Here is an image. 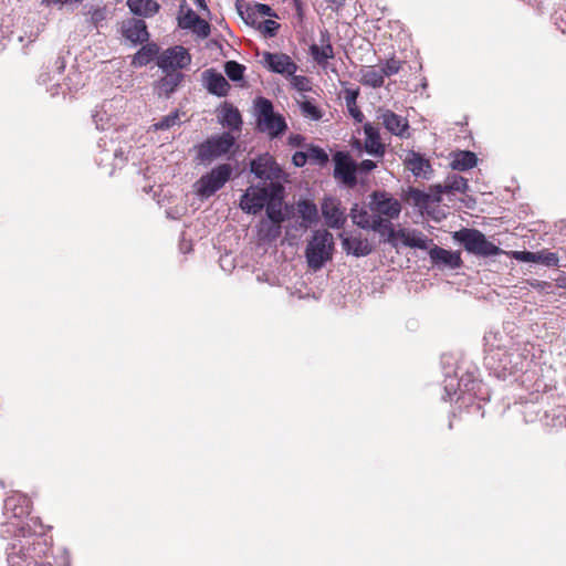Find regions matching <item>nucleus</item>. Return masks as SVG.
Returning a JSON list of instances; mask_svg holds the SVG:
<instances>
[{
  "instance_id": "obj_39",
  "label": "nucleus",
  "mask_w": 566,
  "mask_h": 566,
  "mask_svg": "<svg viewBox=\"0 0 566 566\" xmlns=\"http://www.w3.org/2000/svg\"><path fill=\"white\" fill-rule=\"evenodd\" d=\"M301 111L305 117L312 120H319L323 116L322 111L310 101H304L301 103Z\"/></svg>"
},
{
  "instance_id": "obj_22",
  "label": "nucleus",
  "mask_w": 566,
  "mask_h": 566,
  "mask_svg": "<svg viewBox=\"0 0 566 566\" xmlns=\"http://www.w3.org/2000/svg\"><path fill=\"white\" fill-rule=\"evenodd\" d=\"M203 76L207 81V88L211 94L217 96H226L228 94L230 84L222 74L214 70H207Z\"/></svg>"
},
{
  "instance_id": "obj_31",
  "label": "nucleus",
  "mask_w": 566,
  "mask_h": 566,
  "mask_svg": "<svg viewBox=\"0 0 566 566\" xmlns=\"http://www.w3.org/2000/svg\"><path fill=\"white\" fill-rule=\"evenodd\" d=\"M378 216L373 213L370 210L368 211L364 207H359L358 205H355L350 209V218L353 222L358 226L361 229L370 230L374 224V219H376Z\"/></svg>"
},
{
  "instance_id": "obj_10",
  "label": "nucleus",
  "mask_w": 566,
  "mask_h": 566,
  "mask_svg": "<svg viewBox=\"0 0 566 566\" xmlns=\"http://www.w3.org/2000/svg\"><path fill=\"white\" fill-rule=\"evenodd\" d=\"M376 119L380 123L390 134L400 137H410V126L406 117L396 114L389 108L378 107L376 111Z\"/></svg>"
},
{
  "instance_id": "obj_37",
  "label": "nucleus",
  "mask_w": 566,
  "mask_h": 566,
  "mask_svg": "<svg viewBox=\"0 0 566 566\" xmlns=\"http://www.w3.org/2000/svg\"><path fill=\"white\" fill-rule=\"evenodd\" d=\"M256 17H275V13L271 9L270 6L263 4V3H255L248 10V18L247 22L251 21L252 23L255 22L254 18Z\"/></svg>"
},
{
  "instance_id": "obj_25",
  "label": "nucleus",
  "mask_w": 566,
  "mask_h": 566,
  "mask_svg": "<svg viewBox=\"0 0 566 566\" xmlns=\"http://www.w3.org/2000/svg\"><path fill=\"white\" fill-rule=\"evenodd\" d=\"M159 56V46L156 43H148L143 45L132 59L134 67H142L149 64Z\"/></svg>"
},
{
  "instance_id": "obj_13",
  "label": "nucleus",
  "mask_w": 566,
  "mask_h": 566,
  "mask_svg": "<svg viewBox=\"0 0 566 566\" xmlns=\"http://www.w3.org/2000/svg\"><path fill=\"white\" fill-rule=\"evenodd\" d=\"M123 104V97H115L109 101H104L101 105H98L92 115L96 128L99 130H105L113 126L115 111L117 108H122Z\"/></svg>"
},
{
  "instance_id": "obj_40",
  "label": "nucleus",
  "mask_w": 566,
  "mask_h": 566,
  "mask_svg": "<svg viewBox=\"0 0 566 566\" xmlns=\"http://www.w3.org/2000/svg\"><path fill=\"white\" fill-rule=\"evenodd\" d=\"M200 20V17L191 9L178 18L179 27L182 29H191Z\"/></svg>"
},
{
  "instance_id": "obj_11",
  "label": "nucleus",
  "mask_w": 566,
  "mask_h": 566,
  "mask_svg": "<svg viewBox=\"0 0 566 566\" xmlns=\"http://www.w3.org/2000/svg\"><path fill=\"white\" fill-rule=\"evenodd\" d=\"M333 159L335 164L334 178L349 188L355 187L357 185L358 165L345 151H337Z\"/></svg>"
},
{
  "instance_id": "obj_58",
  "label": "nucleus",
  "mask_w": 566,
  "mask_h": 566,
  "mask_svg": "<svg viewBox=\"0 0 566 566\" xmlns=\"http://www.w3.org/2000/svg\"><path fill=\"white\" fill-rule=\"evenodd\" d=\"M55 64H56V69L59 71V74H61L63 72L64 67H65L64 61L61 60V59H57Z\"/></svg>"
},
{
  "instance_id": "obj_16",
  "label": "nucleus",
  "mask_w": 566,
  "mask_h": 566,
  "mask_svg": "<svg viewBox=\"0 0 566 566\" xmlns=\"http://www.w3.org/2000/svg\"><path fill=\"white\" fill-rule=\"evenodd\" d=\"M321 208L327 227L332 229H340L344 227L346 217L337 199L325 198Z\"/></svg>"
},
{
  "instance_id": "obj_1",
  "label": "nucleus",
  "mask_w": 566,
  "mask_h": 566,
  "mask_svg": "<svg viewBox=\"0 0 566 566\" xmlns=\"http://www.w3.org/2000/svg\"><path fill=\"white\" fill-rule=\"evenodd\" d=\"M284 188L280 182H270L262 187L251 186L241 196L240 208L251 214L265 210L273 203L282 207Z\"/></svg>"
},
{
  "instance_id": "obj_47",
  "label": "nucleus",
  "mask_w": 566,
  "mask_h": 566,
  "mask_svg": "<svg viewBox=\"0 0 566 566\" xmlns=\"http://www.w3.org/2000/svg\"><path fill=\"white\" fill-rule=\"evenodd\" d=\"M514 259L522 262H537V252L516 251L513 253Z\"/></svg>"
},
{
  "instance_id": "obj_60",
  "label": "nucleus",
  "mask_w": 566,
  "mask_h": 566,
  "mask_svg": "<svg viewBox=\"0 0 566 566\" xmlns=\"http://www.w3.org/2000/svg\"><path fill=\"white\" fill-rule=\"evenodd\" d=\"M558 285L563 289H566V275L565 276H560L558 280Z\"/></svg>"
},
{
  "instance_id": "obj_7",
  "label": "nucleus",
  "mask_w": 566,
  "mask_h": 566,
  "mask_svg": "<svg viewBox=\"0 0 566 566\" xmlns=\"http://www.w3.org/2000/svg\"><path fill=\"white\" fill-rule=\"evenodd\" d=\"M369 210L380 218L394 220L400 216L401 203L392 195L376 190L370 195Z\"/></svg>"
},
{
  "instance_id": "obj_41",
  "label": "nucleus",
  "mask_w": 566,
  "mask_h": 566,
  "mask_svg": "<svg viewBox=\"0 0 566 566\" xmlns=\"http://www.w3.org/2000/svg\"><path fill=\"white\" fill-rule=\"evenodd\" d=\"M401 69V62L395 57L388 59L380 67L384 77L397 74Z\"/></svg>"
},
{
  "instance_id": "obj_21",
  "label": "nucleus",
  "mask_w": 566,
  "mask_h": 566,
  "mask_svg": "<svg viewBox=\"0 0 566 566\" xmlns=\"http://www.w3.org/2000/svg\"><path fill=\"white\" fill-rule=\"evenodd\" d=\"M4 510L7 513L11 512L12 516L21 518L30 513L31 501L24 494L14 493L6 499Z\"/></svg>"
},
{
  "instance_id": "obj_52",
  "label": "nucleus",
  "mask_w": 566,
  "mask_h": 566,
  "mask_svg": "<svg viewBox=\"0 0 566 566\" xmlns=\"http://www.w3.org/2000/svg\"><path fill=\"white\" fill-rule=\"evenodd\" d=\"M532 287L541 291V292H548V290L552 287V285L548 282L545 281H533L530 283Z\"/></svg>"
},
{
  "instance_id": "obj_3",
  "label": "nucleus",
  "mask_w": 566,
  "mask_h": 566,
  "mask_svg": "<svg viewBox=\"0 0 566 566\" xmlns=\"http://www.w3.org/2000/svg\"><path fill=\"white\" fill-rule=\"evenodd\" d=\"M255 115L259 130L268 134L271 138L279 137L287 128L284 117L274 112L273 104L268 98L258 97L255 99Z\"/></svg>"
},
{
  "instance_id": "obj_24",
  "label": "nucleus",
  "mask_w": 566,
  "mask_h": 566,
  "mask_svg": "<svg viewBox=\"0 0 566 566\" xmlns=\"http://www.w3.org/2000/svg\"><path fill=\"white\" fill-rule=\"evenodd\" d=\"M219 122L223 127L229 128L230 130L239 132L242 125L241 114L238 108L233 107L231 104L226 103L219 115Z\"/></svg>"
},
{
  "instance_id": "obj_38",
  "label": "nucleus",
  "mask_w": 566,
  "mask_h": 566,
  "mask_svg": "<svg viewBox=\"0 0 566 566\" xmlns=\"http://www.w3.org/2000/svg\"><path fill=\"white\" fill-rule=\"evenodd\" d=\"M244 70L245 67L235 61H228L224 64V72L227 76L234 82L242 80Z\"/></svg>"
},
{
  "instance_id": "obj_61",
  "label": "nucleus",
  "mask_w": 566,
  "mask_h": 566,
  "mask_svg": "<svg viewBox=\"0 0 566 566\" xmlns=\"http://www.w3.org/2000/svg\"><path fill=\"white\" fill-rule=\"evenodd\" d=\"M20 532L22 533V536H28V535H31V532H30V527H25V526H21L20 527Z\"/></svg>"
},
{
  "instance_id": "obj_18",
  "label": "nucleus",
  "mask_w": 566,
  "mask_h": 566,
  "mask_svg": "<svg viewBox=\"0 0 566 566\" xmlns=\"http://www.w3.org/2000/svg\"><path fill=\"white\" fill-rule=\"evenodd\" d=\"M122 33L132 43H144L149 39L144 20L130 18L122 23Z\"/></svg>"
},
{
  "instance_id": "obj_54",
  "label": "nucleus",
  "mask_w": 566,
  "mask_h": 566,
  "mask_svg": "<svg viewBox=\"0 0 566 566\" xmlns=\"http://www.w3.org/2000/svg\"><path fill=\"white\" fill-rule=\"evenodd\" d=\"M454 382H455V379H453V378H451L449 381L446 380L444 389H446L448 397H451L452 395H454L457 392Z\"/></svg>"
},
{
  "instance_id": "obj_12",
  "label": "nucleus",
  "mask_w": 566,
  "mask_h": 566,
  "mask_svg": "<svg viewBox=\"0 0 566 566\" xmlns=\"http://www.w3.org/2000/svg\"><path fill=\"white\" fill-rule=\"evenodd\" d=\"M251 172L256 178L262 180H270V182H279L282 177V169L275 160L269 155L264 154L253 159L250 164Z\"/></svg>"
},
{
  "instance_id": "obj_32",
  "label": "nucleus",
  "mask_w": 566,
  "mask_h": 566,
  "mask_svg": "<svg viewBox=\"0 0 566 566\" xmlns=\"http://www.w3.org/2000/svg\"><path fill=\"white\" fill-rule=\"evenodd\" d=\"M360 83L365 86L378 88L384 85L385 77L380 69L367 66L360 71Z\"/></svg>"
},
{
  "instance_id": "obj_30",
  "label": "nucleus",
  "mask_w": 566,
  "mask_h": 566,
  "mask_svg": "<svg viewBox=\"0 0 566 566\" xmlns=\"http://www.w3.org/2000/svg\"><path fill=\"white\" fill-rule=\"evenodd\" d=\"M439 192H460L464 193L468 190V180L458 174L449 175L443 184L438 185Z\"/></svg>"
},
{
  "instance_id": "obj_29",
  "label": "nucleus",
  "mask_w": 566,
  "mask_h": 566,
  "mask_svg": "<svg viewBox=\"0 0 566 566\" xmlns=\"http://www.w3.org/2000/svg\"><path fill=\"white\" fill-rule=\"evenodd\" d=\"M478 163L476 155L469 150H460L453 154L450 166L453 170L465 171Z\"/></svg>"
},
{
  "instance_id": "obj_17",
  "label": "nucleus",
  "mask_w": 566,
  "mask_h": 566,
  "mask_svg": "<svg viewBox=\"0 0 566 566\" xmlns=\"http://www.w3.org/2000/svg\"><path fill=\"white\" fill-rule=\"evenodd\" d=\"M397 243L401 242L402 245L420 250H428L432 244L423 232L417 229L400 228L397 230Z\"/></svg>"
},
{
  "instance_id": "obj_5",
  "label": "nucleus",
  "mask_w": 566,
  "mask_h": 566,
  "mask_svg": "<svg viewBox=\"0 0 566 566\" xmlns=\"http://www.w3.org/2000/svg\"><path fill=\"white\" fill-rule=\"evenodd\" d=\"M464 249L479 256H492L504 253L502 249L490 242L486 237L476 229H464L455 233Z\"/></svg>"
},
{
  "instance_id": "obj_8",
  "label": "nucleus",
  "mask_w": 566,
  "mask_h": 566,
  "mask_svg": "<svg viewBox=\"0 0 566 566\" xmlns=\"http://www.w3.org/2000/svg\"><path fill=\"white\" fill-rule=\"evenodd\" d=\"M235 138L231 133L213 136L199 146L198 155L202 161L212 160L227 155L233 147Z\"/></svg>"
},
{
  "instance_id": "obj_50",
  "label": "nucleus",
  "mask_w": 566,
  "mask_h": 566,
  "mask_svg": "<svg viewBox=\"0 0 566 566\" xmlns=\"http://www.w3.org/2000/svg\"><path fill=\"white\" fill-rule=\"evenodd\" d=\"M347 109L356 122L361 123L364 120L365 116L361 113V111L357 107V104H355L354 106H347Z\"/></svg>"
},
{
  "instance_id": "obj_42",
  "label": "nucleus",
  "mask_w": 566,
  "mask_h": 566,
  "mask_svg": "<svg viewBox=\"0 0 566 566\" xmlns=\"http://www.w3.org/2000/svg\"><path fill=\"white\" fill-rule=\"evenodd\" d=\"M306 155H308V159L318 163L321 165L327 163L328 156L327 154L319 147L312 146L307 149Z\"/></svg>"
},
{
  "instance_id": "obj_2",
  "label": "nucleus",
  "mask_w": 566,
  "mask_h": 566,
  "mask_svg": "<svg viewBox=\"0 0 566 566\" xmlns=\"http://www.w3.org/2000/svg\"><path fill=\"white\" fill-rule=\"evenodd\" d=\"M334 238L327 230H315L307 241L305 258L308 266L314 271L322 269L332 259Z\"/></svg>"
},
{
  "instance_id": "obj_33",
  "label": "nucleus",
  "mask_w": 566,
  "mask_h": 566,
  "mask_svg": "<svg viewBox=\"0 0 566 566\" xmlns=\"http://www.w3.org/2000/svg\"><path fill=\"white\" fill-rule=\"evenodd\" d=\"M297 211L301 218L308 223H314L318 219V211L315 203L308 200H302L297 203Z\"/></svg>"
},
{
  "instance_id": "obj_14",
  "label": "nucleus",
  "mask_w": 566,
  "mask_h": 566,
  "mask_svg": "<svg viewBox=\"0 0 566 566\" xmlns=\"http://www.w3.org/2000/svg\"><path fill=\"white\" fill-rule=\"evenodd\" d=\"M264 66L273 73L290 76L297 71L296 63L284 53L263 52Z\"/></svg>"
},
{
  "instance_id": "obj_6",
  "label": "nucleus",
  "mask_w": 566,
  "mask_h": 566,
  "mask_svg": "<svg viewBox=\"0 0 566 566\" xmlns=\"http://www.w3.org/2000/svg\"><path fill=\"white\" fill-rule=\"evenodd\" d=\"M285 217L282 207L273 203L266 209V218L262 219L258 227L259 240L262 242L271 243L281 235V223Z\"/></svg>"
},
{
  "instance_id": "obj_55",
  "label": "nucleus",
  "mask_w": 566,
  "mask_h": 566,
  "mask_svg": "<svg viewBox=\"0 0 566 566\" xmlns=\"http://www.w3.org/2000/svg\"><path fill=\"white\" fill-rule=\"evenodd\" d=\"M303 142H304V137H303L302 135H298V134H296V135H291V136L289 137V144H290L291 146H294V147H295V146H301Z\"/></svg>"
},
{
  "instance_id": "obj_63",
  "label": "nucleus",
  "mask_w": 566,
  "mask_h": 566,
  "mask_svg": "<svg viewBox=\"0 0 566 566\" xmlns=\"http://www.w3.org/2000/svg\"><path fill=\"white\" fill-rule=\"evenodd\" d=\"M195 3H196L200 9H207V4H206V1H205V0H195Z\"/></svg>"
},
{
  "instance_id": "obj_15",
  "label": "nucleus",
  "mask_w": 566,
  "mask_h": 566,
  "mask_svg": "<svg viewBox=\"0 0 566 566\" xmlns=\"http://www.w3.org/2000/svg\"><path fill=\"white\" fill-rule=\"evenodd\" d=\"M403 165L416 178L428 180L433 172L429 159L415 150H410L406 154Z\"/></svg>"
},
{
  "instance_id": "obj_19",
  "label": "nucleus",
  "mask_w": 566,
  "mask_h": 566,
  "mask_svg": "<svg viewBox=\"0 0 566 566\" xmlns=\"http://www.w3.org/2000/svg\"><path fill=\"white\" fill-rule=\"evenodd\" d=\"M364 133L366 136L364 144L366 153L374 157H384L386 146L381 143L379 129L371 123H366L364 125Z\"/></svg>"
},
{
  "instance_id": "obj_46",
  "label": "nucleus",
  "mask_w": 566,
  "mask_h": 566,
  "mask_svg": "<svg viewBox=\"0 0 566 566\" xmlns=\"http://www.w3.org/2000/svg\"><path fill=\"white\" fill-rule=\"evenodd\" d=\"M260 29L269 36H274L280 28V24L273 20H264L259 25Z\"/></svg>"
},
{
  "instance_id": "obj_48",
  "label": "nucleus",
  "mask_w": 566,
  "mask_h": 566,
  "mask_svg": "<svg viewBox=\"0 0 566 566\" xmlns=\"http://www.w3.org/2000/svg\"><path fill=\"white\" fill-rule=\"evenodd\" d=\"M84 0H41L42 4H45L46 7L57 4V6H72V4H78L82 3Z\"/></svg>"
},
{
  "instance_id": "obj_44",
  "label": "nucleus",
  "mask_w": 566,
  "mask_h": 566,
  "mask_svg": "<svg viewBox=\"0 0 566 566\" xmlns=\"http://www.w3.org/2000/svg\"><path fill=\"white\" fill-rule=\"evenodd\" d=\"M292 76V85L297 90V91H301V92H306L308 91L311 87H310V81L307 77L305 76H301V75H291Z\"/></svg>"
},
{
  "instance_id": "obj_43",
  "label": "nucleus",
  "mask_w": 566,
  "mask_h": 566,
  "mask_svg": "<svg viewBox=\"0 0 566 566\" xmlns=\"http://www.w3.org/2000/svg\"><path fill=\"white\" fill-rule=\"evenodd\" d=\"M558 255L554 252H537V262H541L547 266H556L558 265Z\"/></svg>"
},
{
  "instance_id": "obj_49",
  "label": "nucleus",
  "mask_w": 566,
  "mask_h": 566,
  "mask_svg": "<svg viewBox=\"0 0 566 566\" xmlns=\"http://www.w3.org/2000/svg\"><path fill=\"white\" fill-rule=\"evenodd\" d=\"M308 160L306 151H296L292 157V163L296 167H303Z\"/></svg>"
},
{
  "instance_id": "obj_45",
  "label": "nucleus",
  "mask_w": 566,
  "mask_h": 566,
  "mask_svg": "<svg viewBox=\"0 0 566 566\" xmlns=\"http://www.w3.org/2000/svg\"><path fill=\"white\" fill-rule=\"evenodd\" d=\"M190 30H192L197 35L206 38L210 33V25L206 20L200 18L196 25H193Z\"/></svg>"
},
{
  "instance_id": "obj_26",
  "label": "nucleus",
  "mask_w": 566,
  "mask_h": 566,
  "mask_svg": "<svg viewBox=\"0 0 566 566\" xmlns=\"http://www.w3.org/2000/svg\"><path fill=\"white\" fill-rule=\"evenodd\" d=\"M127 7L135 15L145 18L155 15L160 9L155 0H127Z\"/></svg>"
},
{
  "instance_id": "obj_53",
  "label": "nucleus",
  "mask_w": 566,
  "mask_h": 566,
  "mask_svg": "<svg viewBox=\"0 0 566 566\" xmlns=\"http://www.w3.org/2000/svg\"><path fill=\"white\" fill-rule=\"evenodd\" d=\"M357 96H358L357 91H347L346 95H345L346 106H350V105L354 106L356 104Z\"/></svg>"
},
{
  "instance_id": "obj_51",
  "label": "nucleus",
  "mask_w": 566,
  "mask_h": 566,
  "mask_svg": "<svg viewBox=\"0 0 566 566\" xmlns=\"http://www.w3.org/2000/svg\"><path fill=\"white\" fill-rule=\"evenodd\" d=\"M377 167L376 163L370 159H365L358 165V170L361 172H369Z\"/></svg>"
},
{
  "instance_id": "obj_64",
  "label": "nucleus",
  "mask_w": 566,
  "mask_h": 566,
  "mask_svg": "<svg viewBox=\"0 0 566 566\" xmlns=\"http://www.w3.org/2000/svg\"><path fill=\"white\" fill-rule=\"evenodd\" d=\"M416 196L417 197H420V196H423L422 193H420L419 191H416Z\"/></svg>"
},
{
  "instance_id": "obj_59",
  "label": "nucleus",
  "mask_w": 566,
  "mask_h": 566,
  "mask_svg": "<svg viewBox=\"0 0 566 566\" xmlns=\"http://www.w3.org/2000/svg\"><path fill=\"white\" fill-rule=\"evenodd\" d=\"M332 4H334L337 9L342 7L346 0H328Z\"/></svg>"
},
{
  "instance_id": "obj_4",
  "label": "nucleus",
  "mask_w": 566,
  "mask_h": 566,
  "mask_svg": "<svg viewBox=\"0 0 566 566\" xmlns=\"http://www.w3.org/2000/svg\"><path fill=\"white\" fill-rule=\"evenodd\" d=\"M232 172L230 164L218 165L196 181V193L202 199L210 198L230 180Z\"/></svg>"
},
{
  "instance_id": "obj_34",
  "label": "nucleus",
  "mask_w": 566,
  "mask_h": 566,
  "mask_svg": "<svg viewBox=\"0 0 566 566\" xmlns=\"http://www.w3.org/2000/svg\"><path fill=\"white\" fill-rule=\"evenodd\" d=\"M496 358L500 359V367L502 368L503 371L513 373L516 369V365L511 366V359L509 358L506 353L502 352L501 349L492 352L485 357L486 365L491 368H494L493 363Z\"/></svg>"
},
{
  "instance_id": "obj_35",
  "label": "nucleus",
  "mask_w": 566,
  "mask_h": 566,
  "mask_svg": "<svg viewBox=\"0 0 566 566\" xmlns=\"http://www.w3.org/2000/svg\"><path fill=\"white\" fill-rule=\"evenodd\" d=\"M179 123H180L179 112L175 111V112L164 116L160 120L154 123L149 127V130H154V132L167 130L176 125H179Z\"/></svg>"
},
{
  "instance_id": "obj_9",
  "label": "nucleus",
  "mask_w": 566,
  "mask_h": 566,
  "mask_svg": "<svg viewBox=\"0 0 566 566\" xmlns=\"http://www.w3.org/2000/svg\"><path fill=\"white\" fill-rule=\"evenodd\" d=\"M191 63V55L181 46L176 45L161 52L157 59V65L163 72H178Z\"/></svg>"
},
{
  "instance_id": "obj_62",
  "label": "nucleus",
  "mask_w": 566,
  "mask_h": 566,
  "mask_svg": "<svg viewBox=\"0 0 566 566\" xmlns=\"http://www.w3.org/2000/svg\"><path fill=\"white\" fill-rule=\"evenodd\" d=\"M293 2H294V6H295V9L301 14V12H302V2H301V0H293Z\"/></svg>"
},
{
  "instance_id": "obj_27",
  "label": "nucleus",
  "mask_w": 566,
  "mask_h": 566,
  "mask_svg": "<svg viewBox=\"0 0 566 566\" xmlns=\"http://www.w3.org/2000/svg\"><path fill=\"white\" fill-rule=\"evenodd\" d=\"M373 231L379 233L381 237H386V241L390 243L392 247H397V230L395 229L391 220L380 218L379 216L374 219V224L371 227Z\"/></svg>"
},
{
  "instance_id": "obj_23",
  "label": "nucleus",
  "mask_w": 566,
  "mask_h": 566,
  "mask_svg": "<svg viewBox=\"0 0 566 566\" xmlns=\"http://www.w3.org/2000/svg\"><path fill=\"white\" fill-rule=\"evenodd\" d=\"M343 249L357 258L366 256L371 253L373 245L366 238L349 237L343 239Z\"/></svg>"
},
{
  "instance_id": "obj_56",
  "label": "nucleus",
  "mask_w": 566,
  "mask_h": 566,
  "mask_svg": "<svg viewBox=\"0 0 566 566\" xmlns=\"http://www.w3.org/2000/svg\"><path fill=\"white\" fill-rule=\"evenodd\" d=\"M38 81L40 84L46 85V84H49V82L52 81V78L49 74L43 73V74H40Z\"/></svg>"
},
{
  "instance_id": "obj_57",
  "label": "nucleus",
  "mask_w": 566,
  "mask_h": 566,
  "mask_svg": "<svg viewBox=\"0 0 566 566\" xmlns=\"http://www.w3.org/2000/svg\"><path fill=\"white\" fill-rule=\"evenodd\" d=\"M61 87V85L59 83H54L51 88H49L50 93H51V96H55L59 94V88Z\"/></svg>"
},
{
  "instance_id": "obj_20",
  "label": "nucleus",
  "mask_w": 566,
  "mask_h": 566,
  "mask_svg": "<svg viewBox=\"0 0 566 566\" xmlns=\"http://www.w3.org/2000/svg\"><path fill=\"white\" fill-rule=\"evenodd\" d=\"M429 256L432 263L442 264L450 269H458L462 263L460 253L452 252L437 245L429 249Z\"/></svg>"
},
{
  "instance_id": "obj_28",
  "label": "nucleus",
  "mask_w": 566,
  "mask_h": 566,
  "mask_svg": "<svg viewBox=\"0 0 566 566\" xmlns=\"http://www.w3.org/2000/svg\"><path fill=\"white\" fill-rule=\"evenodd\" d=\"M166 75L157 83L159 94H165L167 97L175 92L184 80V74L180 72H164Z\"/></svg>"
},
{
  "instance_id": "obj_36",
  "label": "nucleus",
  "mask_w": 566,
  "mask_h": 566,
  "mask_svg": "<svg viewBox=\"0 0 566 566\" xmlns=\"http://www.w3.org/2000/svg\"><path fill=\"white\" fill-rule=\"evenodd\" d=\"M311 53L318 64H324L327 60L333 59L334 56L333 46L329 43L323 45L322 49L313 44L311 46Z\"/></svg>"
}]
</instances>
